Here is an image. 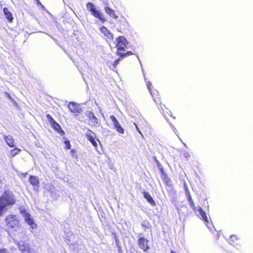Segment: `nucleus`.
Returning <instances> with one entry per match:
<instances>
[{"mask_svg":"<svg viewBox=\"0 0 253 253\" xmlns=\"http://www.w3.org/2000/svg\"><path fill=\"white\" fill-rule=\"evenodd\" d=\"M128 42L124 36H119L116 39V47L117 48L116 54L120 56L121 58L133 55V53L130 51H126Z\"/></svg>","mask_w":253,"mask_h":253,"instance_id":"obj_1","label":"nucleus"},{"mask_svg":"<svg viewBox=\"0 0 253 253\" xmlns=\"http://www.w3.org/2000/svg\"><path fill=\"white\" fill-rule=\"evenodd\" d=\"M16 200L13 193L9 190H5L0 197V215L3 213V210L7 205H13Z\"/></svg>","mask_w":253,"mask_h":253,"instance_id":"obj_2","label":"nucleus"},{"mask_svg":"<svg viewBox=\"0 0 253 253\" xmlns=\"http://www.w3.org/2000/svg\"><path fill=\"white\" fill-rule=\"evenodd\" d=\"M5 220L6 228L9 230L16 231L21 227L19 220L15 215H8Z\"/></svg>","mask_w":253,"mask_h":253,"instance_id":"obj_3","label":"nucleus"},{"mask_svg":"<svg viewBox=\"0 0 253 253\" xmlns=\"http://www.w3.org/2000/svg\"><path fill=\"white\" fill-rule=\"evenodd\" d=\"M86 6L94 17L99 19L102 23H104L106 21V19L104 17L103 13L96 10L95 5L92 2H87Z\"/></svg>","mask_w":253,"mask_h":253,"instance_id":"obj_4","label":"nucleus"},{"mask_svg":"<svg viewBox=\"0 0 253 253\" xmlns=\"http://www.w3.org/2000/svg\"><path fill=\"white\" fill-rule=\"evenodd\" d=\"M146 85L154 100L156 103L160 102L161 97L159 91L153 87L152 84L149 81L146 82Z\"/></svg>","mask_w":253,"mask_h":253,"instance_id":"obj_5","label":"nucleus"},{"mask_svg":"<svg viewBox=\"0 0 253 253\" xmlns=\"http://www.w3.org/2000/svg\"><path fill=\"white\" fill-rule=\"evenodd\" d=\"M46 118H47L49 123H50L52 127L54 129V130L57 131L61 135H64L65 134V132L62 129L60 125L58 123H57L50 115L47 114Z\"/></svg>","mask_w":253,"mask_h":253,"instance_id":"obj_6","label":"nucleus"},{"mask_svg":"<svg viewBox=\"0 0 253 253\" xmlns=\"http://www.w3.org/2000/svg\"><path fill=\"white\" fill-rule=\"evenodd\" d=\"M23 214L25 221L33 228H36L37 225L35 223L33 218L31 217V214L27 212L25 210L20 211Z\"/></svg>","mask_w":253,"mask_h":253,"instance_id":"obj_7","label":"nucleus"},{"mask_svg":"<svg viewBox=\"0 0 253 253\" xmlns=\"http://www.w3.org/2000/svg\"><path fill=\"white\" fill-rule=\"evenodd\" d=\"M149 240L144 237H139L137 240V245L138 247L144 252H147L150 249L148 245Z\"/></svg>","mask_w":253,"mask_h":253,"instance_id":"obj_8","label":"nucleus"},{"mask_svg":"<svg viewBox=\"0 0 253 253\" xmlns=\"http://www.w3.org/2000/svg\"><path fill=\"white\" fill-rule=\"evenodd\" d=\"M85 137L95 147H97V142L95 141L96 134L90 129H88L85 134Z\"/></svg>","mask_w":253,"mask_h":253,"instance_id":"obj_9","label":"nucleus"},{"mask_svg":"<svg viewBox=\"0 0 253 253\" xmlns=\"http://www.w3.org/2000/svg\"><path fill=\"white\" fill-rule=\"evenodd\" d=\"M110 118L113 122L114 126L116 130L120 133H124V130L121 126V125L119 124V122L118 121L116 117L113 115H111L110 116Z\"/></svg>","mask_w":253,"mask_h":253,"instance_id":"obj_10","label":"nucleus"},{"mask_svg":"<svg viewBox=\"0 0 253 253\" xmlns=\"http://www.w3.org/2000/svg\"><path fill=\"white\" fill-rule=\"evenodd\" d=\"M198 210L200 215V218L204 222L205 224L208 226V224L210 222V218L208 217L206 212L203 210L201 207L198 208Z\"/></svg>","mask_w":253,"mask_h":253,"instance_id":"obj_11","label":"nucleus"},{"mask_svg":"<svg viewBox=\"0 0 253 253\" xmlns=\"http://www.w3.org/2000/svg\"><path fill=\"white\" fill-rule=\"evenodd\" d=\"M30 183L34 187H38L40 184L39 179L37 176L30 175L29 177Z\"/></svg>","mask_w":253,"mask_h":253,"instance_id":"obj_12","label":"nucleus"},{"mask_svg":"<svg viewBox=\"0 0 253 253\" xmlns=\"http://www.w3.org/2000/svg\"><path fill=\"white\" fill-rule=\"evenodd\" d=\"M161 172L162 173V179L164 182L165 184L169 186H172V182L170 178L166 174L163 169H161Z\"/></svg>","mask_w":253,"mask_h":253,"instance_id":"obj_13","label":"nucleus"},{"mask_svg":"<svg viewBox=\"0 0 253 253\" xmlns=\"http://www.w3.org/2000/svg\"><path fill=\"white\" fill-rule=\"evenodd\" d=\"M104 10L107 14L114 19H117L118 18V16L116 14L115 10L110 7L106 6L104 7Z\"/></svg>","mask_w":253,"mask_h":253,"instance_id":"obj_14","label":"nucleus"},{"mask_svg":"<svg viewBox=\"0 0 253 253\" xmlns=\"http://www.w3.org/2000/svg\"><path fill=\"white\" fill-rule=\"evenodd\" d=\"M239 241L240 239L237 235H232L228 240V242L230 244L234 246L238 245Z\"/></svg>","mask_w":253,"mask_h":253,"instance_id":"obj_15","label":"nucleus"},{"mask_svg":"<svg viewBox=\"0 0 253 253\" xmlns=\"http://www.w3.org/2000/svg\"><path fill=\"white\" fill-rule=\"evenodd\" d=\"M3 12L8 22L10 23L12 22L13 20V17L12 13L9 11V9L7 7H4L3 8Z\"/></svg>","mask_w":253,"mask_h":253,"instance_id":"obj_16","label":"nucleus"},{"mask_svg":"<svg viewBox=\"0 0 253 253\" xmlns=\"http://www.w3.org/2000/svg\"><path fill=\"white\" fill-rule=\"evenodd\" d=\"M4 139L6 144L10 147H14L15 146L14 140L11 135H4Z\"/></svg>","mask_w":253,"mask_h":253,"instance_id":"obj_17","label":"nucleus"},{"mask_svg":"<svg viewBox=\"0 0 253 253\" xmlns=\"http://www.w3.org/2000/svg\"><path fill=\"white\" fill-rule=\"evenodd\" d=\"M100 31L104 36H106L108 38L113 39V37L112 34L105 26H102L100 28Z\"/></svg>","mask_w":253,"mask_h":253,"instance_id":"obj_18","label":"nucleus"},{"mask_svg":"<svg viewBox=\"0 0 253 253\" xmlns=\"http://www.w3.org/2000/svg\"><path fill=\"white\" fill-rule=\"evenodd\" d=\"M143 195L144 197L147 200L148 202H149L152 206H155L156 203L155 201L153 200V199L152 198V197L150 196L148 192L144 191L143 192Z\"/></svg>","mask_w":253,"mask_h":253,"instance_id":"obj_19","label":"nucleus"},{"mask_svg":"<svg viewBox=\"0 0 253 253\" xmlns=\"http://www.w3.org/2000/svg\"><path fill=\"white\" fill-rule=\"evenodd\" d=\"M80 104L74 102H70L68 105V108L70 111H78Z\"/></svg>","mask_w":253,"mask_h":253,"instance_id":"obj_20","label":"nucleus"},{"mask_svg":"<svg viewBox=\"0 0 253 253\" xmlns=\"http://www.w3.org/2000/svg\"><path fill=\"white\" fill-rule=\"evenodd\" d=\"M87 116L94 126L99 124L98 120L92 112H89Z\"/></svg>","mask_w":253,"mask_h":253,"instance_id":"obj_21","label":"nucleus"},{"mask_svg":"<svg viewBox=\"0 0 253 253\" xmlns=\"http://www.w3.org/2000/svg\"><path fill=\"white\" fill-rule=\"evenodd\" d=\"M187 199L190 207L195 212H196L197 208L194 204V201L191 197V196L189 193L187 195Z\"/></svg>","mask_w":253,"mask_h":253,"instance_id":"obj_22","label":"nucleus"},{"mask_svg":"<svg viewBox=\"0 0 253 253\" xmlns=\"http://www.w3.org/2000/svg\"><path fill=\"white\" fill-rule=\"evenodd\" d=\"M21 150L18 148H15L9 151V157L10 158H13L19 154Z\"/></svg>","mask_w":253,"mask_h":253,"instance_id":"obj_23","label":"nucleus"},{"mask_svg":"<svg viewBox=\"0 0 253 253\" xmlns=\"http://www.w3.org/2000/svg\"><path fill=\"white\" fill-rule=\"evenodd\" d=\"M166 114H164V116L165 117L167 121H170V118L174 119L175 117L172 116L171 112H166Z\"/></svg>","mask_w":253,"mask_h":253,"instance_id":"obj_24","label":"nucleus"},{"mask_svg":"<svg viewBox=\"0 0 253 253\" xmlns=\"http://www.w3.org/2000/svg\"><path fill=\"white\" fill-rule=\"evenodd\" d=\"M121 25L120 26V31H121L123 30L126 29V28L128 26V23L125 20L123 21V23H120Z\"/></svg>","mask_w":253,"mask_h":253,"instance_id":"obj_25","label":"nucleus"},{"mask_svg":"<svg viewBox=\"0 0 253 253\" xmlns=\"http://www.w3.org/2000/svg\"><path fill=\"white\" fill-rule=\"evenodd\" d=\"M21 251L22 253H31V249L29 246L24 247Z\"/></svg>","mask_w":253,"mask_h":253,"instance_id":"obj_26","label":"nucleus"},{"mask_svg":"<svg viewBox=\"0 0 253 253\" xmlns=\"http://www.w3.org/2000/svg\"><path fill=\"white\" fill-rule=\"evenodd\" d=\"M64 143L65 145V149H67V150L71 149V145L70 142L69 140H66L64 141Z\"/></svg>","mask_w":253,"mask_h":253,"instance_id":"obj_27","label":"nucleus"},{"mask_svg":"<svg viewBox=\"0 0 253 253\" xmlns=\"http://www.w3.org/2000/svg\"><path fill=\"white\" fill-rule=\"evenodd\" d=\"M202 206L203 207H206L208 209H209V203H208V201H207L206 199H205L204 200V204H202Z\"/></svg>","mask_w":253,"mask_h":253,"instance_id":"obj_28","label":"nucleus"},{"mask_svg":"<svg viewBox=\"0 0 253 253\" xmlns=\"http://www.w3.org/2000/svg\"><path fill=\"white\" fill-rule=\"evenodd\" d=\"M0 253H9L5 249H0Z\"/></svg>","mask_w":253,"mask_h":253,"instance_id":"obj_29","label":"nucleus"},{"mask_svg":"<svg viewBox=\"0 0 253 253\" xmlns=\"http://www.w3.org/2000/svg\"><path fill=\"white\" fill-rule=\"evenodd\" d=\"M28 174V172H23V173H21L20 175V176L21 177H26V176Z\"/></svg>","mask_w":253,"mask_h":253,"instance_id":"obj_30","label":"nucleus"},{"mask_svg":"<svg viewBox=\"0 0 253 253\" xmlns=\"http://www.w3.org/2000/svg\"><path fill=\"white\" fill-rule=\"evenodd\" d=\"M119 61H120V59L116 60L114 61V65H117V64L119 63Z\"/></svg>","mask_w":253,"mask_h":253,"instance_id":"obj_31","label":"nucleus"},{"mask_svg":"<svg viewBox=\"0 0 253 253\" xmlns=\"http://www.w3.org/2000/svg\"><path fill=\"white\" fill-rule=\"evenodd\" d=\"M70 152L72 154H74L76 153V150L74 149H71Z\"/></svg>","mask_w":253,"mask_h":253,"instance_id":"obj_32","label":"nucleus"},{"mask_svg":"<svg viewBox=\"0 0 253 253\" xmlns=\"http://www.w3.org/2000/svg\"><path fill=\"white\" fill-rule=\"evenodd\" d=\"M170 253H175V252H174L173 251H171Z\"/></svg>","mask_w":253,"mask_h":253,"instance_id":"obj_33","label":"nucleus"},{"mask_svg":"<svg viewBox=\"0 0 253 253\" xmlns=\"http://www.w3.org/2000/svg\"><path fill=\"white\" fill-rule=\"evenodd\" d=\"M188 156H189V154H187V156H186V157L187 158Z\"/></svg>","mask_w":253,"mask_h":253,"instance_id":"obj_34","label":"nucleus"},{"mask_svg":"<svg viewBox=\"0 0 253 253\" xmlns=\"http://www.w3.org/2000/svg\"><path fill=\"white\" fill-rule=\"evenodd\" d=\"M136 128L138 130V128L137 126H136Z\"/></svg>","mask_w":253,"mask_h":253,"instance_id":"obj_35","label":"nucleus"},{"mask_svg":"<svg viewBox=\"0 0 253 253\" xmlns=\"http://www.w3.org/2000/svg\"><path fill=\"white\" fill-rule=\"evenodd\" d=\"M120 253H122V252H120Z\"/></svg>","mask_w":253,"mask_h":253,"instance_id":"obj_36","label":"nucleus"}]
</instances>
